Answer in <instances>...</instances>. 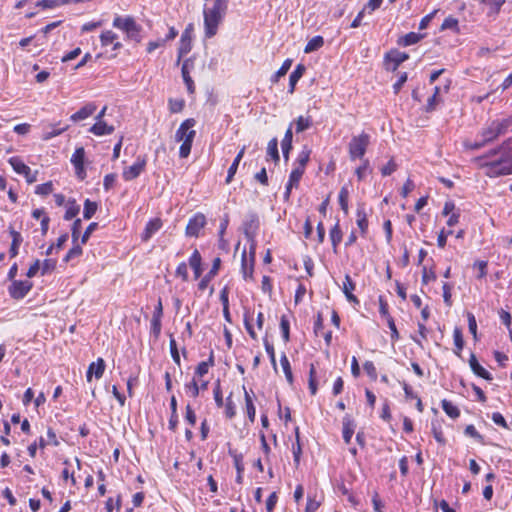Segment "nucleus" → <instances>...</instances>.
<instances>
[{"instance_id":"nucleus-1","label":"nucleus","mask_w":512,"mask_h":512,"mask_svg":"<svg viewBox=\"0 0 512 512\" xmlns=\"http://www.w3.org/2000/svg\"><path fill=\"white\" fill-rule=\"evenodd\" d=\"M475 162L489 178L512 175V138L476 157Z\"/></svg>"},{"instance_id":"nucleus-2","label":"nucleus","mask_w":512,"mask_h":512,"mask_svg":"<svg viewBox=\"0 0 512 512\" xmlns=\"http://www.w3.org/2000/svg\"><path fill=\"white\" fill-rule=\"evenodd\" d=\"M509 131L512 132V117L494 119L478 132L475 141L467 147L471 150H479Z\"/></svg>"},{"instance_id":"nucleus-3","label":"nucleus","mask_w":512,"mask_h":512,"mask_svg":"<svg viewBox=\"0 0 512 512\" xmlns=\"http://www.w3.org/2000/svg\"><path fill=\"white\" fill-rule=\"evenodd\" d=\"M228 2V0H214L212 7L204 8L203 18L206 38H212L217 34L218 26L227 13Z\"/></svg>"},{"instance_id":"nucleus-4","label":"nucleus","mask_w":512,"mask_h":512,"mask_svg":"<svg viewBox=\"0 0 512 512\" xmlns=\"http://www.w3.org/2000/svg\"><path fill=\"white\" fill-rule=\"evenodd\" d=\"M370 143V136L362 132L358 136H353L349 142L348 150L351 160L363 159Z\"/></svg>"},{"instance_id":"nucleus-5","label":"nucleus","mask_w":512,"mask_h":512,"mask_svg":"<svg viewBox=\"0 0 512 512\" xmlns=\"http://www.w3.org/2000/svg\"><path fill=\"white\" fill-rule=\"evenodd\" d=\"M259 229V218L256 213L247 214L244 222H243V232L247 240L250 242V245L255 244V236L257 234V230Z\"/></svg>"},{"instance_id":"nucleus-6","label":"nucleus","mask_w":512,"mask_h":512,"mask_svg":"<svg viewBox=\"0 0 512 512\" xmlns=\"http://www.w3.org/2000/svg\"><path fill=\"white\" fill-rule=\"evenodd\" d=\"M256 255V245H250L249 247V261L247 252L244 250L241 255V271L245 280L252 278L254 272V263Z\"/></svg>"},{"instance_id":"nucleus-7","label":"nucleus","mask_w":512,"mask_h":512,"mask_svg":"<svg viewBox=\"0 0 512 512\" xmlns=\"http://www.w3.org/2000/svg\"><path fill=\"white\" fill-rule=\"evenodd\" d=\"M33 283L29 280H14L8 288L9 295L16 300L23 299L32 289Z\"/></svg>"},{"instance_id":"nucleus-8","label":"nucleus","mask_w":512,"mask_h":512,"mask_svg":"<svg viewBox=\"0 0 512 512\" xmlns=\"http://www.w3.org/2000/svg\"><path fill=\"white\" fill-rule=\"evenodd\" d=\"M192 32L193 24H188L181 34L180 43L178 47L177 64L180 63L182 57L187 55L192 49Z\"/></svg>"},{"instance_id":"nucleus-9","label":"nucleus","mask_w":512,"mask_h":512,"mask_svg":"<svg viewBox=\"0 0 512 512\" xmlns=\"http://www.w3.org/2000/svg\"><path fill=\"white\" fill-rule=\"evenodd\" d=\"M207 221L206 217L202 213L194 214L188 221L186 226V236L199 237L201 230L205 227Z\"/></svg>"},{"instance_id":"nucleus-10","label":"nucleus","mask_w":512,"mask_h":512,"mask_svg":"<svg viewBox=\"0 0 512 512\" xmlns=\"http://www.w3.org/2000/svg\"><path fill=\"white\" fill-rule=\"evenodd\" d=\"M147 160L145 156H138L135 163L128 168H125L122 177L125 181H132L140 176L144 171Z\"/></svg>"},{"instance_id":"nucleus-11","label":"nucleus","mask_w":512,"mask_h":512,"mask_svg":"<svg viewBox=\"0 0 512 512\" xmlns=\"http://www.w3.org/2000/svg\"><path fill=\"white\" fill-rule=\"evenodd\" d=\"M409 58V55L405 52H401L397 49H392L385 54V61L387 63V69L396 71L398 66L405 62Z\"/></svg>"},{"instance_id":"nucleus-12","label":"nucleus","mask_w":512,"mask_h":512,"mask_svg":"<svg viewBox=\"0 0 512 512\" xmlns=\"http://www.w3.org/2000/svg\"><path fill=\"white\" fill-rule=\"evenodd\" d=\"M194 68V59L193 58H187L184 60L182 67H181V74L183 81L187 87V91L189 94H193L195 92V85L194 81L192 80L190 76V71Z\"/></svg>"},{"instance_id":"nucleus-13","label":"nucleus","mask_w":512,"mask_h":512,"mask_svg":"<svg viewBox=\"0 0 512 512\" xmlns=\"http://www.w3.org/2000/svg\"><path fill=\"white\" fill-rule=\"evenodd\" d=\"M105 367L106 364L102 358H98L96 362L90 363L86 372L87 381L90 382L93 376H95L96 379H100L104 374Z\"/></svg>"},{"instance_id":"nucleus-14","label":"nucleus","mask_w":512,"mask_h":512,"mask_svg":"<svg viewBox=\"0 0 512 512\" xmlns=\"http://www.w3.org/2000/svg\"><path fill=\"white\" fill-rule=\"evenodd\" d=\"M220 265H221V259L219 257H216L213 260L212 267H211L210 271L198 283L199 290L204 291L208 287L210 281L217 275V273L220 269Z\"/></svg>"},{"instance_id":"nucleus-15","label":"nucleus","mask_w":512,"mask_h":512,"mask_svg":"<svg viewBox=\"0 0 512 512\" xmlns=\"http://www.w3.org/2000/svg\"><path fill=\"white\" fill-rule=\"evenodd\" d=\"M162 227V221L160 218H154L147 222L143 233L141 234V239L144 242L150 240L155 233H157Z\"/></svg>"},{"instance_id":"nucleus-16","label":"nucleus","mask_w":512,"mask_h":512,"mask_svg":"<svg viewBox=\"0 0 512 512\" xmlns=\"http://www.w3.org/2000/svg\"><path fill=\"white\" fill-rule=\"evenodd\" d=\"M97 106L95 103H88L85 106H83L81 109H79L77 112L72 114L70 116V120L72 122H79L82 120L87 119L88 117L92 116L94 112L96 111Z\"/></svg>"},{"instance_id":"nucleus-17","label":"nucleus","mask_w":512,"mask_h":512,"mask_svg":"<svg viewBox=\"0 0 512 512\" xmlns=\"http://www.w3.org/2000/svg\"><path fill=\"white\" fill-rule=\"evenodd\" d=\"M196 125V121L193 118L184 120L175 134V140L177 142L184 141L189 135V131H194L192 128Z\"/></svg>"},{"instance_id":"nucleus-18","label":"nucleus","mask_w":512,"mask_h":512,"mask_svg":"<svg viewBox=\"0 0 512 512\" xmlns=\"http://www.w3.org/2000/svg\"><path fill=\"white\" fill-rule=\"evenodd\" d=\"M342 424H343V430H342L343 440L346 444H349L352 439V436L354 434V431H355V427H356L355 421L349 414H346L343 417Z\"/></svg>"},{"instance_id":"nucleus-19","label":"nucleus","mask_w":512,"mask_h":512,"mask_svg":"<svg viewBox=\"0 0 512 512\" xmlns=\"http://www.w3.org/2000/svg\"><path fill=\"white\" fill-rule=\"evenodd\" d=\"M469 365L473 373L478 377H481L487 381H491L493 379L491 373L480 365L476 356L473 353H471L470 355Z\"/></svg>"},{"instance_id":"nucleus-20","label":"nucleus","mask_w":512,"mask_h":512,"mask_svg":"<svg viewBox=\"0 0 512 512\" xmlns=\"http://www.w3.org/2000/svg\"><path fill=\"white\" fill-rule=\"evenodd\" d=\"M303 176L300 169H293L289 175L288 182L285 186L284 198L289 199L291 191L294 187H298L301 177Z\"/></svg>"},{"instance_id":"nucleus-21","label":"nucleus","mask_w":512,"mask_h":512,"mask_svg":"<svg viewBox=\"0 0 512 512\" xmlns=\"http://www.w3.org/2000/svg\"><path fill=\"white\" fill-rule=\"evenodd\" d=\"M114 130V127L108 125L105 121H96L95 124L90 127L89 132L95 136H104L111 135Z\"/></svg>"},{"instance_id":"nucleus-22","label":"nucleus","mask_w":512,"mask_h":512,"mask_svg":"<svg viewBox=\"0 0 512 512\" xmlns=\"http://www.w3.org/2000/svg\"><path fill=\"white\" fill-rule=\"evenodd\" d=\"M357 226L360 229L361 235L364 237L368 232V220H367V214L365 212V207L363 204L358 205L357 211Z\"/></svg>"},{"instance_id":"nucleus-23","label":"nucleus","mask_w":512,"mask_h":512,"mask_svg":"<svg viewBox=\"0 0 512 512\" xmlns=\"http://www.w3.org/2000/svg\"><path fill=\"white\" fill-rule=\"evenodd\" d=\"M8 162L17 174L28 177L31 173L30 167L27 166L18 156L11 157Z\"/></svg>"},{"instance_id":"nucleus-24","label":"nucleus","mask_w":512,"mask_h":512,"mask_svg":"<svg viewBox=\"0 0 512 512\" xmlns=\"http://www.w3.org/2000/svg\"><path fill=\"white\" fill-rule=\"evenodd\" d=\"M189 265L194 272L195 279H198L202 274V257L197 249L189 257Z\"/></svg>"},{"instance_id":"nucleus-25","label":"nucleus","mask_w":512,"mask_h":512,"mask_svg":"<svg viewBox=\"0 0 512 512\" xmlns=\"http://www.w3.org/2000/svg\"><path fill=\"white\" fill-rule=\"evenodd\" d=\"M355 287L356 285L350 275L346 274L342 287L343 293L349 302L359 303L357 297L352 293V291L355 290Z\"/></svg>"},{"instance_id":"nucleus-26","label":"nucleus","mask_w":512,"mask_h":512,"mask_svg":"<svg viewBox=\"0 0 512 512\" xmlns=\"http://www.w3.org/2000/svg\"><path fill=\"white\" fill-rule=\"evenodd\" d=\"M9 233L12 237L11 246L9 249V254L11 258H14L18 255L19 246L23 242V237L20 232L13 229V227H9Z\"/></svg>"},{"instance_id":"nucleus-27","label":"nucleus","mask_w":512,"mask_h":512,"mask_svg":"<svg viewBox=\"0 0 512 512\" xmlns=\"http://www.w3.org/2000/svg\"><path fill=\"white\" fill-rule=\"evenodd\" d=\"M292 125H293V123H291L290 126L288 127V129L286 130L284 138L281 142L283 157L286 161L289 159V152L292 149V139H293Z\"/></svg>"},{"instance_id":"nucleus-28","label":"nucleus","mask_w":512,"mask_h":512,"mask_svg":"<svg viewBox=\"0 0 512 512\" xmlns=\"http://www.w3.org/2000/svg\"><path fill=\"white\" fill-rule=\"evenodd\" d=\"M306 67L303 64H298L293 72L289 76V93H293L296 87V84L303 76Z\"/></svg>"},{"instance_id":"nucleus-29","label":"nucleus","mask_w":512,"mask_h":512,"mask_svg":"<svg viewBox=\"0 0 512 512\" xmlns=\"http://www.w3.org/2000/svg\"><path fill=\"white\" fill-rule=\"evenodd\" d=\"M118 38L117 34H115L111 30H107L102 32L100 35V41L103 46H107L109 44H113V50H118L122 47V44L120 42H115V40Z\"/></svg>"},{"instance_id":"nucleus-30","label":"nucleus","mask_w":512,"mask_h":512,"mask_svg":"<svg viewBox=\"0 0 512 512\" xmlns=\"http://www.w3.org/2000/svg\"><path fill=\"white\" fill-rule=\"evenodd\" d=\"M424 37L423 34L410 32L397 40V44L402 47H407L418 43Z\"/></svg>"},{"instance_id":"nucleus-31","label":"nucleus","mask_w":512,"mask_h":512,"mask_svg":"<svg viewBox=\"0 0 512 512\" xmlns=\"http://www.w3.org/2000/svg\"><path fill=\"white\" fill-rule=\"evenodd\" d=\"M195 135H196V131H189V135H188L187 139H185L184 141H181L182 144L179 148V156L181 158H187L189 156Z\"/></svg>"},{"instance_id":"nucleus-32","label":"nucleus","mask_w":512,"mask_h":512,"mask_svg":"<svg viewBox=\"0 0 512 512\" xmlns=\"http://www.w3.org/2000/svg\"><path fill=\"white\" fill-rule=\"evenodd\" d=\"M329 236L332 243L333 251L334 253H337L338 245L342 241V231L340 228L339 220H337L336 224L331 228Z\"/></svg>"},{"instance_id":"nucleus-33","label":"nucleus","mask_w":512,"mask_h":512,"mask_svg":"<svg viewBox=\"0 0 512 512\" xmlns=\"http://www.w3.org/2000/svg\"><path fill=\"white\" fill-rule=\"evenodd\" d=\"M68 129V126L60 127V122L54 125H50L49 128H46L43 132L42 139L43 140H50L56 136L61 135L63 132H65Z\"/></svg>"},{"instance_id":"nucleus-34","label":"nucleus","mask_w":512,"mask_h":512,"mask_svg":"<svg viewBox=\"0 0 512 512\" xmlns=\"http://www.w3.org/2000/svg\"><path fill=\"white\" fill-rule=\"evenodd\" d=\"M310 154L311 150L307 146H304L302 151L297 156L296 163L298 164V167H296L295 169H300L302 171V174H304L305 172V167L309 162Z\"/></svg>"},{"instance_id":"nucleus-35","label":"nucleus","mask_w":512,"mask_h":512,"mask_svg":"<svg viewBox=\"0 0 512 512\" xmlns=\"http://www.w3.org/2000/svg\"><path fill=\"white\" fill-rule=\"evenodd\" d=\"M453 340H454V345H455L454 353L458 357H461V351L463 350V347H464V339H463V334H462L461 328H459V327L454 328Z\"/></svg>"},{"instance_id":"nucleus-36","label":"nucleus","mask_w":512,"mask_h":512,"mask_svg":"<svg viewBox=\"0 0 512 512\" xmlns=\"http://www.w3.org/2000/svg\"><path fill=\"white\" fill-rule=\"evenodd\" d=\"M85 160V149L83 147H78L75 149L74 153L71 157V163L75 167V169H82Z\"/></svg>"},{"instance_id":"nucleus-37","label":"nucleus","mask_w":512,"mask_h":512,"mask_svg":"<svg viewBox=\"0 0 512 512\" xmlns=\"http://www.w3.org/2000/svg\"><path fill=\"white\" fill-rule=\"evenodd\" d=\"M481 2L489 8L487 15L495 16L499 13L501 7L505 3V0H482Z\"/></svg>"},{"instance_id":"nucleus-38","label":"nucleus","mask_w":512,"mask_h":512,"mask_svg":"<svg viewBox=\"0 0 512 512\" xmlns=\"http://www.w3.org/2000/svg\"><path fill=\"white\" fill-rule=\"evenodd\" d=\"M244 392H245L246 413H247V416H248V419L250 420V422L254 423L255 417H256V408H255V405H254L251 395L246 391L245 388H244Z\"/></svg>"},{"instance_id":"nucleus-39","label":"nucleus","mask_w":512,"mask_h":512,"mask_svg":"<svg viewBox=\"0 0 512 512\" xmlns=\"http://www.w3.org/2000/svg\"><path fill=\"white\" fill-rule=\"evenodd\" d=\"M323 45H324V38L320 35L314 36L307 42V44L304 48V52L312 53V52L320 49Z\"/></svg>"},{"instance_id":"nucleus-40","label":"nucleus","mask_w":512,"mask_h":512,"mask_svg":"<svg viewBox=\"0 0 512 512\" xmlns=\"http://www.w3.org/2000/svg\"><path fill=\"white\" fill-rule=\"evenodd\" d=\"M291 65H292V60L291 59H286L282 63L281 67L272 75L271 82L272 83H276L282 77H284L287 74V72L290 70Z\"/></svg>"},{"instance_id":"nucleus-41","label":"nucleus","mask_w":512,"mask_h":512,"mask_svg":"<svg viewBox=\"0 0 512 512\" xmlns=\"http://www.w3.org/2000/svg\"><path fill=\"white\" fill-rule=\"evenodd\" d=\"M441 407L450 418L456 419L460 415V410L458 409V407H456L455 405H453L452 402L446 399H443L441 401Z\"/></svg>"},{"instance_id":"nucleus-42","label":"nucleus","mask_w":512,"mask_h":512,"mask_svg":"<svg viewBox=\"0 0 512 512\" xmlns=\"http://www.w3.org/2000/svg\"><path fill=\"white\" fill-rule=\"evenodd\" d=\"M134 21L135 20L130 16H116L113 20V27L124 32Z\"/></svg>"},{"instance_id":"nucleus-43","label":"nucleus","mask_w":512,"mask_h":512,"mask_svg":"<svg viewBox=\"0 0 512 512\" xmlns=\"http://www.w3.org/2000/svg\"><path fill=\"white\" fill-rule=\"evenodd\" d=\"M295 124L296 133L304 132L312 126V120L310 117L299 116L293 122Z\"/></svg>"},{"instance_id":"nucleus-44","label":"nucleus","mask_w":512,"mask_h":512,"mask_svg":"<svg viewBox=\"0 0 512 512\" xmlns=\"http://www.w3.org/2000/svg\"><path fill=\"white\" fill-rule=\"evenodd\" d=\"M80 211V206L76 204L75 200H69L67 203L64 219L69 221L77 216Z\"/></svg>"},{"instance_id":"nucleus-45","label":"nucleus","mask_w":512,"mask_h":512,"mask_svg":"<svg viewBox=\"0 0 512 512\" xmlns=\"http://www.w3.org/2000/svg\"><path fill=\"white\" fill-rule=\"evenodd\" d=\"M280 364L282 366L286 380L288 381V383L292 384L293 383V374H292L291 365H290V362H289L286 354H284V353L281 355Z\"/></svg>"},{"instance_id":"nucleus-46","label":"nucleus","mask_w":512,"mask_h":512,"mask_svg":"<svg viewBox=\"0 0 512 512\" xmlns=\"http://www.w3.org/2000/svg\"><path fill=\"white\" fill-rule=\"evenodd\" d=\"M69 2H71V0H40L37 2L36 6L43 9H51L68 4Z\"/></svg>"},{"instance_id":"nucleus-47","label":"nucleus","mask_w":512,"mask_h":512,"mask_svg":"<svg viewBox=\"0 0 512 512\" xmlns=\"http://www.w3.org/2000/svg\"><path fill=\"white\" fill-rule=\"evenodd\" d=\"M97 208L98 206L96 202L86 199L84 202L83 218L86 220L91 219L96 213Z\"/></svg>"},{"instance_id":"nucleus-48","label":"nucleus","mask_w":512,"mask_h":512,"mask_svg":"<svg viewBox=\"0 0 512 512\" xmlns=\"http://www.w3.org/2000/svg\"><path fill=\"white\" fill-rule=\"evenodd\" d=\"M348 197H349V190L346 186H343L340 189L339 195H338V201L341 209L345 214H348L349 208H348Z\"/></svg>"},{"instance_id":"nucleus-49","label":"nucleus","mask_w":512,"mask_h":512,"mask_svg":"<svg viewBox=\"0 0 512 512\" xmlns=\"http://www.w3.org/2000/svg\"><path fill=\"white\" fill-rule=\"evenodd\" d=\"M267 155L270 156L275 162L280 160L277 138H273L268 142Z\"/></svg>"},{"instance_id":"nucleus-50","label":"nucleus","mask_w":512,"mask_h":512,"mask_svg":"<svg viewBox=\"0 0 512 512\" xmlns=\"http://www.w3.org/2000/svg\"><path fill=\"white\" fill-rule=\"evenodd\" d=\"M280 330L284 342L287 343L290 340V322L285 315L281 316Z\"/></svg>"},{"instance_id":"nucleus-51","label":"nucleus","mask_w":512,"mask_h":512,"mask_svg":"<svg viewBox=\"0 0 512 512\" xmlns=\"http://www.w3.org/2000/svg\"><path fill=\"white\" fill-rule=\"evenodd\" d=\"M82 253L83 249L81 245L78 242L73 243V247L68 251L63 261L67 263L74 258L80 257Z\"/></svg>"},{"instance_id":"nucleus-52","label":"nucleus","mask_w":512,"mask_h":512,"mask_svg":"<svg viewBox=\"0 0 512 512\" xmlns=\"http://www.w3.org/2000/svg\"><path fill=\"white\" fill-rule=\"evenodd\" d=\"M309 390L312 395H316L318 391V385L316 381V369L314 364H311L309 369Z\"/></svg>"},{"instance_id":"nucleus-53","label":"nucleus","mask_w":512,"mask_h":512,"mask_svg":"<svg viewBox=\"0 0 512 512\" xmlns=\"http://www.w3.org/2000/svg\"><path fill=\"white\" fill-rule=\"evenodd\" d=\"M431 426L433 437L435 438V440L439 444H445V438L443 436L441 425L436 421H432Z\"/></svg>"},{"instance_id":"nucleus-54","label":"nucleus","mask_w":512,"mask_h":512,"mask_svg":"<svg viewBox=\"0 0 512 512\" xmlns=\"http://www.w3.org/2000/svg\"><path fill=\"white\" fill-rule=\"evenodd\" d=\"M168 105L171 113H179L183 110L185 101L184 99H169Z\"/></svg>"},{"instance_id":"nucleus-55","label":"nucleus","mask_w":512,"mask_h":512,"mask_svg":"<svg viewBox=\"0 0 512 512\" xmlns=\"http://www.w3.org/2000/svg\"><path fill=\"white\" fill-rule=\"evenodd\" d=\"M464 434L468 437L474 438L477 442L483 443L484 437L476 430L474 425H467Z\"/></svg>"},{"instance_id":"nucleus-56","label":"nucleus","mask_w":512,"mask_h":512,"mask_svg":"<svg viewBox=\"0 0 512 512\" xmlns=\"http://www.w3.org/2000/svg\"><path fill=\"white\" fill-rule=\"evenodd\" d=\"M81 228H82L81 219H79V218L75 219L72 224V227H71L72 243L78 242Z\"/></svg>"},{"instance_id":"nucleus-57","label":"nucleus","mask_w":512,"mask_h":512,"mask_svg":"<svg viewBox=\"0 0 512 512\" xmlns=\"http://www.w3.org/2000/svg\"><path fill=\"white\" fill-rule=\"evenodd\" d=\"M185 390L193 398H196L199 395L200 387L195 378H193L190 382L185 384Z\"/></svg>"},{"instance_id":"nucleus-58","label":"nucleus","mask_w":512,"mask_h":512,"mask_svg":"<svg viewBox=\"0 0 512 512\" xmlns=\"http://www.w3.org/2000/svg\"><path fill=\"white\" fill-rule=\"evenodd\" d=\"M229 455L233 457L234 465L237 470V473L242 474V472L244 471V466L242 463V461H243L242 454H238L235 451L229 450Z\"/></svg>"},{"instance_id":"nucleus-59","label":"nucleus","mask_w":512,"mask_h":512,"mask_svg":"<svg viewBox=\"0 0 512 512\" xmlns=\"http://www.w3.org/2000/svg\"><path fill=\"white\" fill-rule=\"evenodd\" d=\"M467 320H468V328H469V332L473 335V338L475 340L478 339L477 337V322H476V318L474 316L473 313L471 312H467Z\"/></svg>"},{"instance_id":"nucleus-60","label":"nucleus","mask_w":512,"mask_h":512,"mask_svg":"<svg viewBox=\"0 0 512 512\" xmlns=\"http://www.w3.org/2000/svg\"><path fill=\"white\" fill-rule=\"evenodd\" d=\"M53 184L51 181L36 186L35 193L38 195L46 196L52 193Z\"/></svg>"},{"instance_id":"nucleus-61","label":"nucleus","mask_w":512,"mask_h":512,"mask_svg":"<svg viewBox=\"0 0 512 512\" xmlns=\"http://www.w3.org/2000/svg\"><path fill=\"white\" fill-rule=\"evenodd\" d=\"M161 328H162L161 318L152 317L151 325H150V333L155 338H158L161 333Z\"/></svg>"},{"instance_id":"nucleus-62","label":"nucleus","mask_w":512,"mask_h":512,"mask_svg":"<svg viewBox=\"0 0 512 512\" xmlns=\"http://www.w3.org/2000/svg\"><path fill=\"white\" fill-rule=\"evenodd\" d=\"M362 164L356 168L355 170V174L357 175V178L359 181H362L365 176H366V173L369 169V160L368 159H362Z\"/></svg>"},{"instance_id":"nucleus-63","label":"nucleus","mask_w":512,"mask_h":512,"mask_svg":"<svg viewBox=\"0 0 512 512\" xmlns=\"http://www.w3.org/2000/svg\"><path fill=\"white\" fill-rule=\"evenodd\" d=\"M457 30L458 29V20L452 16H449L444 19L441 30Z\"/></svg>"},{"instance_id":"nucleus-64","label":"nucleus","mask_w":512,"mask_h":512,"mask_svg":"<svg viewBox=\"0 0 512 512\" xmlns=\"http://www.w3.org/2000/svg\"><path fill=\"white\" fill-rule=\"evenodd\" d=\"M320 507V502L315 497L308 495L305 512H316Z\"/></svg>"}]
</instances>
